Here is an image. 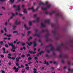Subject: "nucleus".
I'll list each match as a JSON object with an SVG mask.
<instances>
[{
	"mask_svg": "<svg viewBox=\"0 0 73 73\" xmlns=\"http://www.w3.org/2000/svg\"><path fill=\"white\" fill-rule=\"evenodd\" d=\"M20 5H13V7L14 8H16L15 9L16 11H20L21 9L20 8Z\"/></svg>",
	"mask_w": 73,
	"mask_h": 73,
	"instance_id": "1",
	"label": "nucleus"
},
{
	"mask_svg": "<svg viewBox=\"0 0 73 73\" xmlns=\"http://www.w3.org/2000/svg\"><path fill=\"white\" fill-rule=\"evenodd\" d=\"M50 46H51V47L52 48L50 50V51H53L54 50V47L52 45H51V44L47 45V46H45V48H47L50 47Z\"/></svg>",
	"mask_w": 73,
	"mask_h": 73,
	"instance_id": "2",
	"label": "nucleus"
},
{
	"mask_svg": "<svg viewBox=\"0 0 73 73\" xmlns=\"http://www.w3.org/2000/svg\"><path fill=\"white\" fill-rule=\"evenodd\" d=\"M40 19L39 18H37V20H33V21H29V25H32V22H37L38 23L39 22V20Z\"/></svg>",
	"mask_w": 73,
	"mask_h": 73,
	"instance_id": "3",
	"label": "nucleus"
},
{
	"mask_svg": "<svg viewBox=\"0 0 73 73\" xmlns=\"http://www.w3.org/2000/svg\"><path fill=\"white\" fill-rule=\"evenodd\" d=\"M52 33L54 34V35H58V36L59 35V33L55 29L54 31H52Z\"/></svg>",
	"mask_w": 73,
	"mask_h": 73,
	"instance_id": "4",
	"label": "nucleus"
},
{
	"mask_svg": "<svg viewBox=\"0 0 73 73\" xmlns=\"http://www.w3.org/2000/svg\"><path fill=\"white\" fill-rule=\"evenodd\" d=\"M8 44H9V46H11L13 49H16V48L15 46L13 45V44L12 42H11L10 44L9 43V42H8Z\"/></svg>",
	"mask_w": 73,
	"mask_h": 73,
	"instance_id": "5",
	"label": "nucleus"
},
{
	"mask_svg": "<svg viewBox=\"0 0 73 73\" xmlns=\"http://www.w3.org/2000/svg\"><path fill=\"white\" fill-rule=\"evenodd\" d=\"M11 53H9L8 54V58L9 59H12V60H15V58L14 57H11Z\"/></svg>",
	"mask_w": 73,
	"mask_h": 73,
	"instance_id": "6",
	"label": "nucleus"
},
{
	"mask_svg": "<svg viewBox=\"0 0 73 73\" xmlns=\"http://www.w3.org/2000/svg\"><path fill=\"white\" fill-rule=\"evenodd\" d=\"M19 68H18H18H17L16 66H14V67H13V69L14 70H15V72H19Z\"/></svg>",
	"mask_w": 73,
	"mask_h": 73,
	"instance_id": "7",
	"label": "nucleus"
},
{
	"mask_svg": "<svg viewBox=\"0 0 73 73\" xmlns=\"http://www.w3.org/2000/svg\"><path fill=\"white\" fill-rule=\"evenodd\" d=\"M55 16H56V17H62V15L61 14L59 13H56Z\"/></svg>",
	"mask_w": 73,
	"mask_h": 73,
	"instance_id": "8",
	"label": "nucleus"
},
{
	"mask_svg": "<svg viewBox=\"0 0 73 73\" xmlns=\"http://www.w3.org/2000/svg\"><path fill=\"white\" fill-rule=\"evenodd\" d=\"M61 48L60 46L58 45L57 46V48L56 49V50L57 51H60V49Z\"/></svg>",
	"mask_w": 73,
	"mask_h": 73,
	"instance_id": "9",
	"label": "nucleus"
},
{
	"mask_svg": "<svg viewBox=\"0 0 73 73\" xmlns=\"http://www.w3.org/2000/svg\"><path fill=\"white\" fill-rule=\"evenodd\" d=\"M55 13H56V11H53L51 12H50V15H52L53 14Z\"/></svg>",
	"mask_w": 73,
	"mask_h": 73,
	"instance_id": "10",
	"label": "nucleus"
},
{
	"mask_svg": "<svg viewBox=\"0 0 73 73\" xmlns=\"http://www.w3.org/2000/svg\"><path fill=\"white\" fill-rule=\"evenodd\" d=\"M26 44H28L29 46H31V45L32 44H33V42H30V44L29 43V42L28 41H27L26 42Z\"/></svg>",
	"mask_w": 73,
	"mask_h": 73,
	"instance_id": "11",
	"label": "nucleus"
},
{
	"mask_svg": "<svg viewBox=\"0 0 73 73\" xmlns=\"http://www.w3.org/2000/svg\"><path fill=\"white\" fill-rule=\"evenodd\" d=\"M24 26L25 28V29H27V30H29V29H31V27H29V28L27 27V25H26V24H25Z\"/></svg>",
	"mask_w": 73,
	"mask_h": 73,
	"instance_id": "12",
	"label": "nucleus"
},
{
	"mask_svg": "<svg viewBox=\"0 0 73 73\" xmlns=\"http://www.w3.org/2000/svg\"><path fill=\"white\" fill-rule=\"evenodd\" d=\"M29 53H30L31 54H32V53H33V54H34L36 53V52H33V51H30V50H29Z\"/></svg>",
	"mask_w": 73,
	"mask_h": 73,
	"instance_id": "13",
	"label": "nucleus"
},
{
	"mask_svg": "<svg viewBox=\"0 0 73 73\" xmlns=\"http://www.w3.org/2000/svg\"><path fill=\"white\" fill-rule=\"evenodd\" d=\"M33 43L34 44V45L33 46V47H35V46H36L37 45V44H36V42L35 41H34L33 42Z\"/></svg>",
	"mask_w": 73,
	"mask_h": 73,
	"instance_id": "14",
	"label": "nucleus"
},
{
	"mask_svg": "<svg viewBox=\"0 0 73 73\" xmlns=\"http://www.w3.org/2000/svg\"><path fill=\"white\" fill-rule=\"evenodd\" d=\"M3 49V50L4 51L3 52V53H6V52H5V48H2Z\"/></svg>",
	"mask_w": 73,
	"mask_h": 73,
	"instance_id": "15",
	"label": "nucleus"
},
{
	"mask_svg": "<svg viewBox=\"0 0 73 73\" xmlns=\"http://www.w3.org/2000/svg\"><path fill=\"white\" fill-rule=\"evenodd\" d=\"M31 9H33V12H35V10H34V8L33 7H32L31 8H29V10H30Z\"/></svg>",
	"mask_w": 73,
	"mask_h": 73,
	"instance_id": "16",
	"label": "nucleus"
},
{
	"mask_svg": "<svg viewBox=\"0 0 73 73\" xmlns=\"http://www.w3.org/2000/svg\"><path fill=\"white\" fill-rule=\"evenodd\" d=\"M45 56L46 57H47L48 58H50V56H49L48 54H46Z\"/></svg>",
	"mask_w": 73,
	"mask_h": 73,
	"instance_id": "17",
	"label": "nucleus"
},
{
	"mask_svg": "<svg viewBox=\"0 0 73 73\" xmlns=\"http://www.w3.org/2000/svg\"><path fill=\"white\" fill-rule=\"evenodd\" d=\"M44 64H47V65H49V63L48 62H46V60H44Z\"/></svg>",
	"mask_w": 73,
	"mask_h": 73,
	"instance_id": "18",
	"label": "nucleus"
},
{
	"mask_svg": "<svg viewBox=\"0 0 73 73\" xmlns=\"http://www.w3.org/2000/svg\"><path fill=\"white\" fill-rule=\"evenodd\" d=\"M16 61L17 63H19V58H18V57H17L16 58Z\"/></svg>",
	"mask_w": 73,
	"mask_h": 73,
	"instance_id": "19",
	"label": "nucleus"
},
{
	"mask_svg": "<svg viewBox=\"0 0 73 73\" xmlns=\"http://www.w3.org/2000/svg\"><path fill=\"white\" fill-rule=\"evenodd\" d=\"M41 26L42 27H45V25L42 23H41Z\"/></svg>",
	"mask_w": 73,
	"mask_h": 73,
	"instance_id": "20",
	"label": "nucleus"
},
{
	"mask_svg": "<svg viewBox=\"0 0 73 73\" xmlns=\"http://www.w3.org/2000/svg\"><path fill=\"white\" fill-rule=\"evenodd\" d=\"M34 36H38V37L40 36V35L38 34H34Z\"/></svg>",
	"mask_w": 73,
	"mask_h": 73,
	"instance_id": "21",
	"label": "nucleus"
},
{
	"mask_svg": "<svg viewBox=\"0 0 73 73\" xmlns=\"http://www.w3.org/2000/svg\"><path fill=\"white\" fill-rule=\"evenodd\" d=\"M50 20H47L46 21H45V23H50Z\"/></svg>",
	"mask_w": 73,
	"mask_h": 73,
	"instance_id": "22",
	"label": "nucleus"
},
{
	"mask_svg": "<svg viewBox=\"0 0 73 73\" xmlns=\"http://www.w3.org/2000/svg\"><path fill=\"white\" fill-rule=\"evenodd\" d=\"M24 66L23 65H21V66H18V68H24Z\"/></svg>",
	"mask_w": 73,
	"mask_h": 73,
	"instance_id": "23",
	"label": "nucleus"
},
{
	"mask_svg": "<svg viewBox=\"0 0 73 73\" xmlns=\"http://www.w3.org/2000/svg\"><path fill=\"white\" fill-rule=\"evenodd\" d=\"M44 53V51H41V52H39V54L41 55L42 53Z\"/></svg>",
	"mask_w": 73,
	"mask_h": 73,
	"instance_id": "24",
	"label": "nucleus"
},
{
	"mask_svg": "<svg viewBox=\"0 0 73 73\" xmlns=\"http://www.w3.org/2000/svg\"><path fill=\"white\" fill-rule=\"evenodd\" d=\"M24 10L23 13H27V11H26V9H23Z\"/></svg>",
	"mask_w": 73,
	"mask_h": 73,
	"instance_id": "25",
	"label": "nucleus"
},
{
	"mask_svg": "<svg viewBox=\"0 0 73 73\" xmlns=\"http://www.w3.org/2000/svg\"><path fill=\"white\" fill-rule=\"evenodd\" d=\"M68 71H71L72 73L73 72V69H71L70 68H68Z\"/></svg>",
	"mask_w": 73,
	"mask_h": 73,
	"instance_id": "26",
	"label": "nucleus"
},
{
	"mask_svg": "<svg viewBox=\"0 0 73 73\" xmlns=\"http://www.w3.org/2000/svg\"><path fill=\"white\" fill-rule=\"evenodd\" d=\"M62 57L63 58H68V56L67 55H65L64 56H62Z\"/></svg>",
	"mask_w": 73,
	"mask_h": 73,
	"instance_id": "27",
	"label": "nucleus"
},
{
	"mask_svg": "<svg viewBox=\"0 0 73 73\" xmlns=\"http://www.w3.org/2000/svg\"><path fill=\"white\" fill-rule=\"evenodd\" d=\"M39 5H45V4H44V3H42V2H40L39 3Z\"/></svg>",
	"mask_w": 73,
	"mask_h": 73,
	"instance_id": "28",
	"label": "nucleus"
},
{
	"mask_svg": "<svg viewBox=\"0 0 73 73\" xmlns=\"http://www.w3.org/2000/svg\"><path fill=\"white\" fill-rule=\"evenodd\" d=\"M51 7V5L50 4H48L47 5V8H50Z\"/></svg>",
	"mask_w": 73,
	"mask_h": 73,
	"instance_id": "29",
	"label": "nucleus"
},
{
	"mask_svg": "<svg viewBox=\"0 0 73 73\" xmlns=\"http://www.w3.org/2000/svg\"><path fill=\"white\" fill-rule=\"evenodd\" d=\"M32 59V58L31 57H29V58H28V60H29V61H30Z\"/></svg>",
	"mask_w": 73,
	"mask_h": 73,
	"instance_id": "30",
	"label": "nucleus"
},
{
	"mask_svg": "<svg viewBox=\"0 0 73 73\" xmlns=\"http://www.w3.org/2000/svg\"><path fill=\"white\" fill-rule=\"evenodd\" d=\"M61 46H64L65 45H64L63 42H62V43H61Z\"/></svg>",
	"mask_w": 73,
	"mask_h": 73,
	"instance_id": "31",
	"label": "nucleus"
},
{
	"mask_svg": "<svg viewBox=\"0 0 73 73\" xmlns=\"http://www.w3.org/2000/svg\"><path fill=\"white\" fill-rule=\"evenodd\" d=\"M50 35V34L49 33H48V34H47V35H45V36H46V37H47L48 36H49Z\"/></svg>",
	"mask_w": 73,
	"mask_h": 73,
	"instance_id": "32",
	"label": "nucleus"
},
{
	"mask_svg": "<svg viewBox=\"0 0 73 73\" xmlns=\"http://www.w3.org/2000/svg\"><path fill=\"white\" fill-rule=\"evenodd\" d=\"M10 1L11 3H13L14 2V0H10Z\"/></svg>",
	"mask_w": 73,
	"mask_h": 73,
	"instance_id": "33",
	"label": "nucleus"
},
{
	"mask_svg": "<svg viewBox=\"0 0 73 73\" xmlns=\"http://www.w3.org/2000/svg\"><path fill=\"white\" fill-rule=\"evenodd\" d=\"M17 66H19V63H17L15 64Z\"/></svg>",
	"mask_w": 73,
	"mask_h": 73,
	"instance_id": "34",
	"label": "nucleus"
},
{
	"mask_svg": "<svg viewBox=\"0 0 73 73\" xmlns=\"http://www.w3.org/2000/svg\"><path fill=\"white\" fill-rule=\"evenodd\" d=\"M42 9H43V10H47V8H44L43 7H42L41 8Z\"/></svg>",
	"mask_w": 73,
	"mask_h": 73,
	"instance_id": "35",
	"label": "nucleus"
},
{
	"mask_svg": "<svg viewBox=\"0 0 73 73\" xmlns=\"http://www.w3.org/2000/svg\"><path fill=\"white\" fill-rule=\"evenodd\" d=\"M16 27V26H13V29H15Z\"/></svg>",
	"mask_w": 73,
	"mask_h": 73,
	"instance_id": "36",
	"label": "nucleus"
},
{
	"mask_svg": "<svg viewBox=\"0 0 73 73\" xmlns=\"http://www.w3.org/2000/svg\"><path fill=\"white\" fill-rule=\"evenodd\" d=\"M1 57L2 58H4V55H3V54H2L1 55Z\"/></svg>",
	"mask_w": 73,
	"mask_h": 73,
	"instance_id": "37",
	"label": "nucleus"
},
{
	"mask_svg": "<svg viewBox=\"0 0 73 73\" xmlns=\"http://www.w3.org/2000/svg\"><path fill=\"white\" fill-rule=\"evenodd\" d=\"M29 66H27V67H26V69L27 70H29Z\"/></svg>",
	"mask_w": 73,
	"mask_h": 73,
	"instance_id": "38",
	"label": "nucleus"
},
{
	"mask_svg": "<svg viewBox=\"0 0 73 73\" xmlns=\"http://www.w3.org/2000/svg\"><path fill=\"white\" fill-rule=\"evenodd\" d=\"M7 36L8 37H11V34H9V35H7Z\"/></svg>",
	"mask_w": 73,
	"mask_h": 73,
	"instance_id": "39",
	"label": "nucleus"
},
{
	"mask_svg": "<svg viewBox=\"0 0 73 73\" xmlns=\"http://www.w3.org/2000/svg\"><path fill=\"white\" fill-rule=\"evenodd\" d=\"M5 46L6 48H8V45L7 44H5Z\"/></svg>",
	"mask_w": 73,
	"mask_h": 73,
	"instance_id": "40",
	"label": "nucleus"
},
{
	"mask_svg": "<svg viewBox=\"0 0 73 73\" xmlns=\"http://www.w3.org/2000/svg\"><path fill=\"white\" fill-rule=\"evenodd\" d=\"M56 25L55 24H51V27H55Z\"/></svg>",
	"mask_w": 73,
	"mask_h": 73,
	"instance_id": "41",
	"label": "nucleus"
},
{
	"mask_svg": "<svg viewBox=\"0 0 73 73\" xmlns=\"http://www.w3.org/2000/svg\"><path fill=\"white\" fill-rule=\"evenodd\" d=\"M53 63H54V64H58L57 62L56 61H54Z\"/></svg>",
	"mask_w": 73,
	"mask_h": 73,
	"instance_id": "42",
	"label": "nucleus"
},
{
	"mask_svg": "<svg viewBox=\"0 0 73 73\" xmlns=\"http://www.w3.org/2000/svg\"><path fill=\"white\" fill-rule=\"evenodd\" d=\"M31 33V31H29L28 32V34H27V35H29Z\"/></svg>",
	"mask_w": 73,
	"mask_h": 73,
	"instance_id": "43",
	"label": "nucleus"
},
{
	"mask_svg": "<svg viewBox=\"0 0 73 73\" xmlns=\"http://www.w3.org/2000/svg\"><path fill=\"white\" fill-rule=\"evenodd\" d=\"M21 57H22L24 58L25 57V56L24 54H22L21 56Z\"/></svg>",
	"mask_w": 73,
	"mask_h": 73,
	"instance_id": "44",
	"label": "nucleus"
},
{
	"mask_svg": "<svg viewBox=\"0 0 73 73\" xmlns=\"http://www.w3.org/2000/svg\"><path fill=\"white\" fill-rule=\"evenodd\" d=\"M35 33H37L38 31V29H35Z\"/></svg>",
	"mask_w": 73,
	"mask_h": 73,
	"instance_id": "45",
	"label": "nucleus"
},
{
	"mask_svg": "<svg viewBox=\"0 0 73 73\" xmlns=\"http://www.w3.org/2000/svg\"><path fill=\"white\" fill-rule=\"evenodd\" d=\"M46 32V31H45L44 30H43L41 31V32Z\"/></svg>",
	"mask_w": 73,
	"mask_h": 73,
	"instance_id": "46",
	"label": "nucleus"
},
{
	"mask_svg": "<svg viewBox=\"0 0 73 73\" xmlns=\"http://www.w3.org/2000/svg\"><path fill=\"white\" fill-rule=\"evenodd\" d=\"M11 14L13 16H15V14H14L13 13H11Z\"/></svg>",
	"mask_w": 73,
	"mask_h": 73,
	"instance_id": "47",
	"label": "nucleus"
},
{
	"mask_svg": "<svg viewBox=\"0 0 73 73\" xmlns=\"http://www.w3.org/2000/svg\"><path fill=\"white\" fill-rule=\"evenodd\" d=\"M22 45L23 46H24V45H25V42H23V43L22 44Z\"/></svg>",
	"mask_w": 73,
	"mask_h": 73,
	"instance_id": "48",
	"label": "nucleus"
},
{
	"mask_svg": "<svg viewBox=\"0 0 73 73\" xmlns=\"http://www.w3.org/2000/svg\"><path fill=\"white\" fill-rule=\"evenodd\" d=\"M11 50L13 51V52H15V50H13V49H11Z\"/></svg>",
	"mask_w": 73,
	"mask_h": 73,
	"instance_id": "49",
	"label": "nucleus"
},
{
	"mask_svg": "<svg viewBox=\"0 0 73 73\" xmlns=\"http://www.w3.org/2000/svg\"><path fill=\"white\" fill-rule=\"evenodd\" d=\"M19 15L20 16H23V15L22 14H21V13H19Z\"/></svg>",
	"mask_w": 73,
	"mask_h": 73,
	"instance_id": "50",
	"label": "nucleus"
},
{
	"mask_svg": "<svg viewBox=\"0 0 73 73\" xmlns=\"http://www.w3.org/2000/svg\"><path fill=\"white\" fill-rule=\"evenodd\" d=\"M15 24L16 25H17V20H16Z\"/></svg>",
	"mask_w": 73,
	"mask_h": 73,
	"instance_id": "51",
	"label": "nucleus"
},
{
	"mask_svg": "<svg viewBox=\"0 0 73 73\" xmlns=\"http://www.w3.org/2000/svg\"><path fill=\"white\" fill-rule=\"evenodd\" d=\"M1 71L3 73H5V71H4V70H1Z\"/></svg>",
	"mask_w": 73,
	"mask_h": 73,
	"instance_id": "52",
	"label": "nucleus"
},
{
	"mask_svg": "<svg viewBox=\"0 0 73 73\" xmlns=\"http://www.w3.org/2000/svg\"><path fill=\"white\" fill-rule=\"evenodd\" d=\"M21 24L20 21H19V22H18L17 24L19 25Z\"/></svg>",
	"mask_w": 73,
	"mask_h": 73,
	"instance_id": "53",
	"label": "nucleus"
},
{
	"mask_svg": "<svg viewBox=\"0 0 73 73\" xmlns=\"http://www.w3.org/2000/svg\"><path fill=\"white\" fill-rule=\"evenodd\" d=\"M31 55L30 54H28L27 55V57H29V56H30Z\"/></svg>",
	"mask_w": 73,
	"mask_h": 73,
	"instance_id": "54",
	"label": "nucleus"
},
{
	"mask_svg": "<svg viewBox=\"0 0 73 73\" xmlns=\"http://www.w3.org/2000/svg\"><path fill=\"white\" fill-rule=\"evenodd\" d=\"M39 8V7H37V8H36V11L38 10V9Z\"/></svg>",
	"mask_w": 73,
	"mask_h": 73,
	"instance_id": "55",
	"label": "nucleus"
},
{
	"mask_svg": "<svg viewBox=\"0 0 73 73\" xmlns=\"http://www.w3.org/2000/svg\"><path fill=\"white\" fill-rule=\"evenodd\" d=\"M0 43H1V44H3V41H1L0 42Z\"/></svg>",
	"mask_w": 73,
	"mask_h": 73,
	"instance_id": "56",
	"label": "nucleus"
},
{
	"mask_svg": "<svg viewBox=\"0 0 73 73\" xmlns=\"http://www.w3.org/2000/svg\"><path fill=\"white\" fill-rule=\"evenodd\" d=\"M13 55H14V56H16L17 55H16V53H13Z\"/></svg>",
	"mask_w": 73,
	"mask_h": 73,
	"instance_id": "57",
	"label": "nucleus"
},
{
	"mask_svg": "<svg viewBox=\"0 0 73 73\" xmlns=\"http://www.w3.org/2000/svg\"><path fill=\"white\" fill-rule=\"evenodd\" d=\"M34 71H36L37 70L35 68H34Z\"/></svg>",
	"mask_w": 73,
	"mask_h": 73,
	"instance_id": "58",
	"label": "nucleus"
},
{
	"mask_svg": "<svg viewBox=\"0 0 73 73\" xmlns=\"http://www.w3.org/2000/svg\"><path fill=\"white\" fill-rule=\"evenodd\" d=\"M3 39L4 40H7V37H4V38H3Z\"/></svg>",
	"mask_w": 73,
	"mask_h": 73,
	"instance_id": "59",
	"label": "nucleus"
},
{
	"mask_svg": "<svg viewBox=\"0 0 73 73\" xmlns=\"http://www.w3.org/2000/svg\"><path fill=\"white\" fill-rule=\"evenodd\" d=\"M61 57H62V55H60V56H58L59 58H60Z\"/></svg>",
	"mask_w": 73,
	"mask_h": 73,
	"instance_id": "60",
	"label": "nucleus"
},
{
	"mask_svg": "<svg viewBox=\"0 0 73 73\" xmlns=\"http://www.w3.org/2000/svg\"><path fill=\"white\" fill-rule=\"evenodd\" d=\"M7 24H8V23H7V22H6L5 23V25H7Z\"/></svg>",
	"mask_w": 73,
	"mask_h": 73,
	"instance_id": "61",
	"label": "nucleus"
},
{
	"mask_svg": "<svg viewBox=\"0 0 73 73\" xmlns=\"http://www.w3.org/2000/svg\"><path fill=\"white\" fill-rule=\"evenodd\" d=\"M4 30L5 31V32H7V29H6V28H5Z\"/></svg>",
	"mask_w": 73,
	"mask_h": 73,
	"instance_id": "62",
	"label": "nucleus"
},
{
	"mask_svg": "<svg viewBox=\"0 0 73 73\" xmlns=\"http://www.w3.org/2000/svg\"><path fill=\"white\" fill-rule=\"evenodd\" d=\"M35 60H37L38 59V57H35Z\"/></svg>",
	"mask_w": 73,
	"mask_h": 73,
	"instance_id": "63",
	"label": "nucleus"
},
{
	"mask_svg": "<svg viewBox=\"0 0 73 73\" xmlns=\"http://www.w3.org/2000/svg\"><path fill=\"white\" fill-rule=\"evenodd\" d=\"M39 42H40V43L41 42V40L40 39L39 40Z\"/></svg>",
	"mask_w": 73,
	"mask_h": 73,
	"instance_id": "64",
	"label": "nucleus"
}]
</instances>
